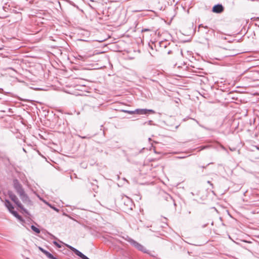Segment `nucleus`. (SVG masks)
I'll return each instance as SVG.
<instances>
[{
	"mask_svg": "<svg viewBox=\"0 0 259 259\" xmlns=\"http://www.w3.org/2000/svg\"><path fill=\"white\" fill-rule=\"evenodd\" d=\"M90 57V56L89 55H80V54H78L76 57H75V58L79 60H81L82 61H85V60H87L89 57Z\"/></svg>",
	"mask_w": 259,
	"mask_h": 259,
	"instance_id": "6",
	"label": "nucleus"
},
{
	"mask_svg": "<svg viewBox=\"0 0 259 259\" xmlns=\"http://www.w3.org/2000/svg\"><path fill=\"white\" fill-rule=\"evenodd\" d=\"M89 259H90V258H89Z\"/></svg>",
	"mask_w": 259,
	"mask_h": 259,
	"instance_id": "30",
	"label": "nucleus"
},
{
	"mask_svg": "<svg viewBox=\"0 0 259 259\" xmlns=\"http://www.w3.org/2000/svg\"><path fill=\"white\" fill-rule=\"evenodd\" d=\"M31 229L35 232H36V233H40V230L36 228L35 226H34V225H31Z\"/></svg>",
	"mask_w": 259,
	"mask_h": 259,
	"instance_id": "10",
	"label": "nucleus"
},
{
	"mask_svg": "<svg viewBox=\"0 0 259 259\" xmlns=\"http://www.w3.org/2000/svg\"><path fill=\"white\" fill-rule=\"evenodd\" d=\"M63 214H64V215L67 216V217H69V218H70V219H72V218L71 217H69V216L68 215H67V214L64 213Z\"/></svg>",
	"mask_w": 259,
	"mask_h": 259,
	"instance_id": "27",
	"label": "nucleus"
},
{
	"mask_svg": "<svg viewBox=\"0 0 259 259\" xmlns=\"http://www.w3.org/2000/svg\"><path fill=\"white\" fill-rule=\"evenodd\" d=\"M224 11V7L222 4H217L214 5L212 9V11L215 13H221Z\"/></svg>",
	"mask_w": 259,
	"mask_h": 259,
	"instance_id": "5",
	"label": "nucleus"
},
{
	"mask_svg": "<svg viewBox=\"0 0 259 259\" xmlns=\"http://www.w3.org/2000/svg\"><path fill=\"white\" fill-rule=\"evenodd\" d=\"M73 252L76 255L79 256L82 259H89V258L86 255L83 254L82 252H81L80 251H79L77 249H75Z\"/></svg>",
	"mask_w": 259,
	"mask_h": 259,
	"instance_id": "7",
	"label": "nucleus"
},
{
	"mask_svg": "<svg viewBox=\"0 0 259 259\" xmlns=\"http://www.w3.org/2000/svg\"><path fill=\"white\" fill-rule=\"evenodd\" d=\"M44 254L50 259H53L54 257L51 253L47 250L45 252Z\"/></svg>",
	"mask_w": 259,
	"mask_h": 259,
	"instance_id": "9",
	"label": "nucleus"
},
{
	"mask_svg": "<svg viewBox=\"0 0 259 259\" xmlns=\"http://www.w3.org/2000/svg\"><path fill=\"white\" fill-rule=\"evenodd\" d=\"M135 114H147L148 113L154 114L155 112L152 109H137L135 110Z\"/></svg>",
	"mask_w": 259,
	"mask_h": 259,
	"instance_id": "4",
	"label": "nucleus"
},
{
	"mask_svg": "<svg viewBox=\"0 0 259 259\" xmlns=\"http://www.w3.org/2000/svg\"><path fill=\"white\" fill-rule=\"evenodd\" d=\"M15 217H16V218H17L18 220H19L20 221L22 220V217L20 215H19L18 213L17 214L15 215Z\"/></svg>",
	"mask_w": 259,
	"mask_h": 259,
	"instance_id": "16",
	"label": "nucleus"
},
{
	"mask_svg": "<svg viewBox=\"0 0 259 259\" xmlns=\"http://www.w3.org/2000/svg\"><path fill=\"white\" fill-rule=\"evenodd\" d=\"M45 203L49 205L51 208H53L54 210L56 211L57 212H59V209L57 208L56 207L52 206L51 204H49V203L45 202Z\"/></svg>",
	"mask_w": 259,
	"mask_h": 259,
	"instance_id": "12",
	"label": "nucleus"
},
{
	"mask_svg": "<svg viewBox=\"0 0 259 259\" xmlns=\"http://www.w3.org/2000/svg\"><path fill=\"white\" fill-rule=\"evenodd\" d=\"M208 31H209V30H207L205 33H208Z\"/></svg>",
	"mask_w": 259,
	"mask_h": 259,
	"instance_id": "29",
	"label": "nucleus"
},
{
	"mask_svg": "<svg viewBox=\"0 0 259 259\" xmlns=\"http://www.w3.org/2000/svg\"><path fill=\"white\" fill-rule=\"evenodd\" d=\"M15 217H16V218H17L18 220H19L20 221L22 220V217L20 215H19L18 213L17 214L15 215Z\"/></svg>",
	"mask_w": 259,
	"mask_h": 259,
	"instance_id": "17",
	"label": "nucleus"
},
{
	"mask_svg": "<svg viewBox=\"0 0 259 259\" xmlns=\"http://www.w3.org/2000/svg\"><path fill=\"white\" fill-rule=\"evenodd\" d=\"M150 31V29H142V32H144V31Z\"/></svg>",
	"mask_w": 259,
	"mask_h": 259,
	"instance_id": "23",
	"label": "nucleus"
},
{
	"mask_svg": "<svg viewBox=\"0 0 259 259\" xmlns=\"http://www.w3.org/2000/svg\"><path fill=\"white\" fill-rule=\"evenodd\" d=\"M39 249L42 252H43L44 253H45V252L46 251L45 249H44V248H42V247H39Z\"/></svg>",
	"mask_w": 259,
	"mask_h": 259,
	"instance_id": "21",
	"label": "nucleus"
},
{
	"mask_svg": "<svg viewBox=\"0 0 259 259\" xmlns=\"http://www.w3.org/2000/svg\"><path fill=\"white\" fill-rule=\"evenodd\" d=\"M131 245L136 248L138 250L146 253H149V251L146 249V248L142 244L138 243L136 241L133 240V239L130 238L129 237H127L125 239Z\"/></svg>",
	"mask_w": 259,
	"mask_h": 259,
	"instance_id": "2",
	"label": "nucleus"
},
{
	"mask_svg": "<svg viewBox=\"0 0 259 259\" xmlns=\"http://www.w3.org/2000/svg\"><path fill=\"white\" fill-rule=\"evenodd\" d=\"M152 120H149V121H148V122H147V123H148V124L149 125H151V124H152V123H152Z\"/></svg>",
	"mask_w": 259,
	"mask_h": 259,
	"instance_id": "24",
	"label": "nucleus"
},
{
	"mask_svg": "<svg viewBox=\"0 0 259 259\" xmlns=\"http://www.w3.org/2000/svg\"><path fill=\"white\" fill-rule=\"evenodd\" d=\"M172 53V51L171 50H169L167 52V54H171Z\"/></svg>",
	"mask_w": 259,
	"mask_h": 259,
	"instance_id": "25",
	"label": "nucleus"
},
{
	"mask_svg": "<svg viewBox=\"0 0 259 259\" xmlns=\"http://www.w3.org/2000/svg\"><path fill=\"white\" fill-rule=\"evenodd\" d=\"M165 199H166V200L168 201L169 199L172 200V197L169 195L166 194V196H165Z\"/></svg>",
	"mask_w": 259,
	"mask_h": 259,
	"instance_id": "18",
	"label": "nucleus"
},
{
	"mask_svg": "<svg viewBox=\"0 0 259 259\" xmlns=\"http://www.w3.org/2000/svg\"><path fill=\"white\" fill-rule=\"evenodd\" d=\"M23 151H24L25 152H26V151H25V149H24V148H23Z\"/></svg>",
	"mask_w": 259,
	"mask_h": 259,
	"instance_id": "28",
	"label": "nucleus"
},
{
	"mask_svg": "<svg viewBox=\"0 0 259 259\" xmlns=\"http://www.w3.org/2000/svg\"><path fill=\"white\" fill-rule=\"evenodd\" d=\"M201 28H204L205 29H208V27L207 26H204L202 24H200L199 26H198V31H200V29Z\"/></svg>",
	"mask_w": 259,
	"mask_h": 259,
	"instance_id": "13",
	"label": "nucleus"
},
{
	"mask_svg": "<svg viewBox=\"0 0 259 259\" xmlns=\"http://www.w3.org/2000/svg\"><path fill=\"white\" fill-rule=\"evenodd\" d=\"M185 157H186V156H180V157H178V158H180V159L184 158Z\"/></svg>",
	"mask_w": 259,
	"mask_h": 259,
	"instance_id": "26",
	"label": "nucleus"
},
{
	"mask_svg": "<svg viewBox=\"0 0 259 259\" xmlns=\"http://www.w3.org/2000/svg\"><path fill=\"white\" fill-rule=\"evenodd\" d=\"M13 187L23 202L27 205H31V201L30 199L25 192L22 185L17 179L13 180Z\"/></svg>",
	"mask_w": 259,
	"mask_h": 259,
	"instance_id": "1",
	"label": "nucleus"
},
{
	"mask_svg": "<svg viewBox=\"0 0 259 259\" xmlns=\"http://www.w3.org/2000/svg\"><path fill=\"white\" fill-rule=\"evenodd\" d=\"M8 194L11 200L13 201L19 208H20L24 212L26 213L27 212V210L23 207V205L21 204L18 197L15 194H14L12 191H9Z\"/></svg>",
	"mask_w": 259,
	"mask_h": 259,
	"instance_id": "3",
	"label": "nucleus"
},
{
	"mask_svg": "<svg viewBox=\"0 0 259 259\" xmlns=\"http://www.w3.org/2000/svg\"><path fill=\"white\" fill-rule=\"evenodd\" d=\"M53 244H55L57 247H58V248H61V245H60L57 241H53Z\"/></svg>",
	"mask_w": 259,
	"mask_h": 259,
	"instance_id": "15",
	"label": "nucleus"
},
{
	"mask_svg": "<svg viewBox=\"0 0 259 259\" xmlns=\"http://www.w3.org/2000/svg\"><path fill=\"white\" fill-rule=\"evenodd\" d=\"M5 204L6 207L8 209L9 211H11V210L14 209V207L9 200L6 199L5 200Z\"/></svg>",
	"mask_w": 259,
	"mask_h": 259,
	"instance_id": "8",
	"label": "nucleus"
},
{
	"mask_svg": "<svg viewBox=\"0 0 259 259\" xmlns=\"http://www.w3.org/2000/svg\"><path fill=\"white\" fill-rule=\"evenodd\" d=\"M48 233L51 237L52 238L55 239H57V238L54 235H53V234H51L50 233Z\"/></svg>",
	"mask_w": 259,
	"mask_h": 259,
	"instance_id": "20",
	"label": "nucleus"
},
{
	"mask_svg": "<svg viewBox=\"0 0 259 259\" xmlns=\"http://www.w3.org/2000/svg\"><path fill=\"white\" fill-rule=\"evenodd\" d=\"M66 246L68 248H69L70 250H71L73 252H74V251L75 250V249L76 248H75L74 247L69 245H68V244H66Z\"/></svg>",
	"mask_w": 259,
	"mask_h": 259,
	"instance_id": "14",
	"label": "nucleus"
},
{
	"mask_svg": "<svg viewBox=\"0 0 259 259\" xmlns=\"http://www.w3.org/2000/svg\"><path fill=\"white\" fill-rule=\"evenodd\" d=\"M121 111L123 112H124V113H128L130 114H135V110H134V111H130V110H121Z\"/></svg>",
	"mask_w": 259,
	"mask_h": 259,
	"instance_id": "11",
	"label": "nucleus"
},
{
	"mask_svg": "<svg viewBox=\"0 0 259 259\" xmlns=\"http://www.w3.org/2000/svg\"><path fill=\"white\" fill-rule=\"evenodd\" d=\"M213 163L212 162H210L209 163H208L206 166H200L201 167L203 168H205L207 165H209V164H212Z\"/></svg>",
	"mask_w": 259,
	"mask_h": 259,
	"instance_id": "22",
	"label": "nucleus"
},
{
	"mask_svg": "<svg viewBox=\"0 0 259 259\" xmlns=\"http://www.w3.org/2000/svg\"><path fill=\"white\" fill-rule=\"evenodd\" d=\"M14 217H15V215L17 214L18 213L16 211H14L13 209L12 210H11V211H10Z\"/></svg>",
	"mask_w": 259,
	"mask_h": 259,
	"instance_id": "19",
	"label": "nucleus"
}]
</instances>
